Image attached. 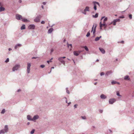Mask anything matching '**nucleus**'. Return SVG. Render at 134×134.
I'll list each match as a JSON object with an SVG mask.
<instances>
[{"label":"nucleus","mask_w":134,"mask_h":134,"mask_svg":"<svg viewBox=\"0 0 134 134\" xmlns=\"http://www.w3.org/2000/svg\"><path fill=\"white\" fill-rule=\"evenodd\" d=\"M90 33L89 32H87L86 36L87 37H88L90 36Z\"/></svg>","instance_id":"35"},{"label":"nucleus","mask_w":134,"mask_h":134,"mask_svg":"<svg viewBox=\"0 0 134 134\" xmlns=\"http://www.w3.org/2000/svg\"><path fill=\"white\" fill-rule=\"evenodd\" d=\"M41 24H44L45 23V22L43 21H42L41 22Z\"/></svg>","instance_id":"41"},{"label":"nucleus","mask_w":134,"mask_h":134,"mask_svg":"<svg viewBox=\"0 0 134 134\" xmlns=\"http://www.w3.org/2000/svg\"><path fill=\"white\" fill-rule=\"evenodd\" d=\"M104 18V16L102 17L100 20L101 22L100 23V29H102V28L103 27H104V28L105 29L107 26V25L106 24V23H103L102 24V20Z\"/></svg>","instance_id":"1"},{"label":"nucleus","mask_w":134,"mask_h":134,"mask_svg":"<svg viewBox=\"0 0 134 134\" xmlns=\"http://www.w3.org/2000/svg\"><path fill=\"white\" fill-rule=\"evenodd\" d=\"M12 50V49H11V48H9V51H10V50Z\"/></svg>","instance_id":"53"},{"label":"nucleus","mask_w":134,"mask_h":134,"mask_svg":"<svg viewBox=\"0 0 134 134\" xmlns=\"http://www.w3.org/2000/svg\"><path fill=\"white\" fill-rule=\"evenodd\" d=\"M64 65L65 64V62L62 57H60L58 59Z\"/></svg>","instance_id":"12"},{"label":"nucleus","mask_w":134,"mask_h":134,"mask_svg":"<svg viewBox=\"0 0 134 134\" xmlns=\"http://www.w3.org/2000/svg\"><path fill=\"white\" fill-rule=\"evenodd\" d=\"M8 126L5 125V126L4 130L5 132H7L8 131Z\"/></svg>","instance_id":"15"},{"label":"nucleus","mask_w":134,"mask_h":134,"mask_svg":"<svg viewBox=\"0 0 134 134\" xmlns=\"http://www.w3.org/2000/svg\"><path fill=\"white\" fill-rule=\"evenodd\" d=\"M112 72L111 71H108L106 72L105 75H108L111 74Z\"/></svg>","instance_id":"20"},{"label":"nucleus","mask_w":134,"mask_h":134,"mask_svg":"<svg viewBox=\"0 0 134 134\" xmlns=\"http://www.w3.org/2000/svg\"><path fill=\"white\" fill-rule=\"evenodd\" d=\"M104 75V72H102L100 73V75L101 76L103 75Z\"/></svg>","instance_id":"38"},{"label":"nucleus","mask_w":134,"mask_h":134,"mask_svg":"<svg viewBox=\"0 0 134 134\" xmlns=\"http://www.w3.org/2000/svg\"><path fill=\"white\" fill-rule=\"evenodd\" d=\"M19 1L20 3H21V0H20Z\"/></svg>","instance_id":"60"},{"label":"nucleus","mask_w":134,"mask_h":134,"mask_svg":"<svg viewBox=\"0 0 134 134\" xmlns=\"http://www.w3.org/2000/svg\"><path fill=\"white\" fill-rule=\"evenodd\" d=\"M5 10V8L3 7H0V12L4 11Z\"/></svg>","instance_id":"23"},{"label":"nucleus","mask_w":134,"mask_h":134,"mask_svg":"<svg viewBox=\"0 0 134 134\" xmlns=\"http://www.w3.org/2000/svg\"><path fill=\"white\" fill-rule=\"evenodd\" d=\"M16 18L18 20H21L22 19V17L21 15L17 14L16 15Z\"/></svg>","instance_id":"6"},{"label":"nucleus","mask_w":134,"mask_h":134,"mask_svg":"<svg viewBox=\"0 0 134 134\" xmlns=\"http://www.w3.org/2000/svg\"><path fill=\"white\" fill-rule=\"evenodd\" d=\"M21 91V90H18V92H19V91Z\"/></svg>","instance_id":"58"},{"label":"nucleus","mask_w":134,"mask_h":134,"mask_svg":"<svg viewBox=\"0 0 134 134\" xmlns=\"http://www.w3.org/2000/svg\"><path fill=\"white\" fill-rule=\"evenodd\" d=\"M20 66L19 65H15L13 68L12 70L13 71L17 70L20 67Z\"/></svg>","instance_id":"4"},{"label":"nucleus","mask_w":134,"mask_h":134,"mask_svg":"<svg viewBox=\"0 0 134 134\" xmlns=\"http://www.w3.org/2000/svg\"><path fill=\"white\" fill-rule=\"evenodd\" d=\"M62 57V58L63 59V58L64 59V58H66V57Z\"/></svg>","instance_id":"52"},{"label":"nucleus","mask_w":134,"mask_h":134,"mask_svg":"<svg viewBox=\"0 0 134 134\" xmlns=\"http://www.w3.org/2000/svg\"><path fill=\"white\" fill-rule=\"evenodd\" d=\"M68 48L69 47H70V50H71V48H72V44H68Z\"/></svg>","instance_id":"32"},{"label":"nucleus","mask_w":134,"mask_h":134,"mask_svg":"<svg viewBox=\"0 0 134 134\" xmlns=\"http://www.w3.org/2000/svg\"><path fill=\"white\" fill-rule=\"evenodd\" d=\"M82 48H84L85 49V50L87 51H88V48L86 46H83L82 47Z\"/></svg>","instance_id":"25"},{"label":"nucleus","mask_w":134,"mask_h":134,"mask_svg":"<svg viewBox=\"0 0 134 134\" xmlns=\"http://www.w3.org/2000/svg\"><path fill=\"white\" fill-rule=\"evenodd\" d=\"M38 115H35L33 119H32V120H35L38 119Z\"/></svg>","instance_id":"17"},{"label":"nucleus","mask_w":134,"mask_h":134,"mask_svg":"<svg viewBox=\"0 0 134 134\" xmlns=\"http://www.w3.org/2000/svg\"><path fill=\"white\" fill-rule=\"evenodd\" d=\"M116 101V100L115 99H109V102L110 104H113Z\"/></svg>","instance_id":"10"},{"label":"nucleus","mask_w":134,"mask_h":134,"mask_svg":"<svg viewBox=\"0 0 134 134\" xmlns=\"http://www.w3.org/2000/svg\"><path fill=\"white\" fill-rule=\"evenodd\" d=\"M40 67L42 68H44L45 67V66L44 65H41L40 66Z\"/></svg>","instance_id":"40"},{"label":"nucleus","mask_w":134,"mask_h":134,"mask_svg":"<svg viewBox=\"0 0 134 134\" xmlns=\"http://www.w3.org/2000/svg\"><path fill=\"white\" fill-rule=\"evenodd\" d=\"M35 26L34 25H31L28 27V28L30 29H35Z\"/></svg>","instance_id":"11"},{"label":"nucleus","mask_w":134,"mask_h":134,"mask_svg":"<svg viewBox=\"0 0 134 134\" xmlns=\"http://www.w3.org/2000/svg\"><path fill=\"white\" fill-rule=\"evenodd\" d=\"M37 58V57H33L32 58V59H36Z\"/></svg>","instance_id":"48"},{"label":"nucleus","mask_w":134,"mask_h":134,"mask_svg":"<svg viewBox=\"0 0 134 134\" xmlns=\"http://www.w3.org/2000/svg\"><path fill=\"white\" fill-rule=\"evenodd\" d=\"M9 59L8 58H7V60H6L5 61V62L6 63H7L9 62Z\"/></svg>","instance_id":"37"},{"label":"nucleus","mask_w":134,"mask_h":134,"mask_svg":"<svg viewBox=\"0 0 134 134\" xmlns=\"http://www.w3.org/2000/svg\"><path fill=\"white\" fill-rule=\"evenodd\" d=\"M52 59H53V58H52V59H51L49 61V62H51L52 61L51 60H52Z\"/></svg>","instance_id":"50"},{"label":"nucleus","mask_w":134,"mask_h":134,"mask_svg":"<svg viewBox=\"0 0 134 134\" xmlns=\"http://www.w3.org/2000/svg\"><path fill=\"white\" fill-rule=\"evenodd\" d=\"M53 29L52 28H51L48 30V33L49 34L51 33L53 31Z\"/></svg>","instance_id":"22"},{"label":"nucleus","mask_w":134,"mask_h":134,"mask_svg":"<svg viewBox=\"0 0 134 134\" xmlns=\"http://www.w3.org/2000/svg\"><path fill=\"white\" fill-rule=\"evenodd\" d=\"M27 118L29 120H32V119L31 118V116L30 115L27 116Z\"/></svg>","instance_id":"27"},{"label":"nucleus","mask_w":134,"mask_h":134,"mask_svg":"<svg viewBox=\"0 0 134 134\" xmlns=\"http://www.w3.org/2000/svg\"><path fill=\"white\" fill-rule=\"evenodd\" d=\"M120 21V20L119 19H115L111 23V24H113L114 25H115L116 24V23L117 22H119Z\"/></svg>","instance_id":"5"},{"label":"nucleus","mask_w":134,"mask_h":134,"mask_svg":"<svg viewBox=\"0 0 134 134\" xmlns=\"http://www.w3.org/2000/svg\"><path fill=\"white\" fill-rule=\"evenodd\" d=\"M108 19V18H105L104 20L103 23H106L105 22L107 21Z\"/></svg>","instance_id":"30"},{"label":"nucleus","mask_w":134,"mask_h":134,"mask_svg":"<svg viewBox=\"0 0 134 134\" xmlns=\"http://www.w3.org/2000/svg\"><path fill=\"white\" fill-rule=\"evenodd\" d=\"M71 103V102H70L69 103H68V105H69V104H70Z\"/></svg>","instance_id":"59"},{"label":"nucleus","mask_w":134,"mask_h":134,"mask_svg":"<svg viewBox=\"0 0 134 134\" xmlns=\"http://www.w3.org/2000/svg\"><path fill=\"white\" fill-rule=\"evenodd\" d=\"M82 13L85 15L86 14V11H85L84 10V11L82 12Z\"/></svg>","instance_id":"43"},{"label":"nucleus","mask_w":134,"mask_h":134,"mask_svg":"<svg viewBox=\"0 0 134 134\" xmlns=\"http://www.w3.org/2000/svg\"><path fill=\"white\" fill-rule=\"evenodd\" d=\"M5 112V110L4 109H3L2 110L1 113L2 114H4V113Z\"/></svg>","instance_id":"33"},{"label":"nucleus","mask_w":134,"mask_h":134,"mask_svg":"<svg viewBox=\"0 0 134 134\" xmlns=\"http://www.w3.org/2000/svg\"><path fill=\"white\" fill-rule=\"evenodd\" d=\"M117 84L118 85H119L120 84V83L119 82H117Z\"/></svg>","instance_id":"54"},{"label":"nucleus","mask_w":134,"mask_h":134,"mask_svg":"<svg viewBox=\"0 0 134 134\" xmlns=\"http://www.w3.org/2000/svg\"><path fill=\"white\" fill-rule=\"evenodd\" d=\"M35 131V130L34 129H33L32 130L31 132V134H33L34 133V132Z\"/></svg>","instance_id":"34"},{"label":"nucleus","mask_w":134,"mask_h":134,"mask_svg":"<svg viewBox=\"0 0 134 134\" xmlns=\"http://www.w3.org/2000/svg\"><path fill=\"white\" fill-rule=\"evenodd\" d=\"M22 21L24 22H30V21L27 19L25 18H22Z\"/></svg>","instance_id":"14"},{"label":"nucleus","mask_w":134,"mask_h":134,"mask_svg":"<svg viewBox=\"0 0 134 134\" xmlns=\"http://www.w3.org/2000/svg\"><path fill=\"white\" fill-rule=\"evenodd\" d=\"M124 79L125 80H129L130 79L129 76L128 75H126L124 77Z\"/></svg>","instance_id":"19"},{"label":"nucleus","mask_w":134,"mask_h":134,"mask_svg":"<svg viewBox=\"0 0 134 134\" xmlns=\"http://www.w3.org/2000/svg\"><path fill=\"white\" fill-rule=\"evenodd\" d=\"M117 82L115 81H113L111 82V83L112 85L117 84Z\"/></svg>","instance_id":"31"},{"label":"nucleus","mask_w":134,"mask_h":134,"mask_svg":"<svg viewBox=\"0 0 134 134\" xmlns=\"http://www.w3.org/2000/svg\"><path fill=\"white\" fill-rule=\"evenodd\" d=\"M29 124H30V123H29V122H28L27 123V125H29Z\"/></svg>","instance_id":"56"},{"label":"nucleus","mask_w":134,"mask_h":134,"mask_svg":"<svg viewBox=\"0 0 134 134\" xmlns=\"http://www.w3.org/2000/svg\"><path fill=\"white\" fill-rule=\"evenodd\" d=\"M42 8L43 9V8H44V7H43V5H42Z\"/></svg>","instance_id":"57"},{"label":"nucleus","mask_w":134,"mask_h":134,"mask_svg":"<svg viewBox=\"0 0 134 134\" xmlns=\"http://www.w3.org/2000/svg\"><path fill=\"white\" fill-rule=\"evenodd\" d=\"M116 94L117 96H121V95L120 94L119 92H117L116 93Z\"/></svg>","instance_id":"36"},{"label":"nucleus","mask_w":134,"mask_h":134,"mask_svg":"<svg viewBox=\"0 0 134 134\" xmlns=\"http://www.w3.org/2000/svg\"><path fill=\"white\" fill-rule=\"evenodd\" d=\"M54 67H52V68H51V69H54Z\"/></svg>","instance_id":"63"},{"label":"nucleus","mask_w":134,"mask_h":134,"mask_svg":"<svg viewBox=\"0 0 134 134\" xmlns=\"http://www.w3.org/2000/svg\"><path fill=\"white\" fill-rule=\"evenodd\" d=\"M82 118L83 119H86V117L85 116H82Z\"/></svg>","instance_id":"44"},{"label":"nucleus","mask_w":134,"mask_h":134,"mask_svg":"<svg viewBox=\"0 0 134 134\" xmlns=\"http://www.w3.org/2000/svg\"><path fill=\"white\" fill-rule=\"evenodd\" d=\"M43 4L44 5H45L46 4V3L45 2H43Z\"/></svg>","instance_id":"47"},{"label":"nucleus","mask_w":134,"mask_h":134,"mask_svg":"<svg viewBox=\"0 0 134 134\" xmlns=\"http://www.w3.org/2000/svg\"><path fill=\"white\" fill-rule=\"evenodd\" d=\"M54 51V49L53 48H52L51 50V53H52Z\"/></svg>","instance_id":"42"},{"label":"nucleus","mask_w":134,"mask_h":134,"mask_svg":"<svg viewBox=\"0 0 134 134\" xmlns=\"http://www.w3.org/2000/svg\"><path fill=\"white\" fill-rule=\"evenodd\" d=\"M81 51H74L73 52L74 54L75 55L77 56L81 52Z\"/></svg>","instance_id":"9"},{"label":"nucleus","mask_w":134,"mask_h":134,"mask_svg":"<svg viewBox=\"0 0 134 134\" xmlns=\"http://www.w3.org/2000/svg\"><path fill=\"white\" fill-rule=\"evenodd\" d=\"M47 62L48 63H49V61H47Z\"/></svg>","instance_id":"61"},{"label":"nucleus","mask_w":134,"mask_h":134,"mask_svg":"<svg viewBox=\"0 0 134 134\" xmlns=\"http://www.w3.org/2000/svg\"><path fill=\"white\" fill-rule=\"evenodd\" d=\"M21 46V45L20 44H17L15 47V48L16 49L17 48V47H20Z\"/></svg>","instance_id":"24"},{"label":"nucleus","mask_w":134,"mask_h":134,"mask_svg":"<svg viewBox=\"0 0 134 134\" xmlns=\"http://www.w3.org/2000/svg\"><path fill=\"white\" fill-rule=\"evenodd\" d=\"M93 17L95 18H97L98 16V13H96L95 15H93Z\"/></svg>","instance_id":"29"},{"label":"nucleus","mask_w":134,"mask_h":134,"mask_svg":"<svg viewBox=\"0 0 134 134\" xmlns=\"http://www.w3.org/2000/svg\"><path fill=\"white\" fill-rule=\"evenodd\" d=\"M124 41H122L121 42V43H124Z\"/></svg>","instance_id":"51"},{"label":"nucleus","mask_w":134,"mask_h":134,"mask_svg":"<svg viewBox=\"0 0 134 134\" xmlns=\"http://www.w3.org/2000/svg\"><path fill=\"white\" fill-rule=\"evenodd\" d=\"M97 26V25L96 24L95 25H93V27H92V30H91V32H92L93 30V28L94 27V29L93 31V33L94 34L95 32H96V28Z\"/></svg>","instance_id":"8"},{"label":"nucleus","mask_w":134,"mask_h":134,"mask_svg":"<svg viewBox=\"0 0 134 134\" xmlns=\"http://www.w3.org/2000/svg\"><path fill=\"white\" fill-rule=\"evenodd\" d=\"M93 3L94 4V9L95 10H96L97 9V6L96 4H97L99 6V4L98 2L94 1L93 2Z\"/></svg>","instance_id":"3"},{"label":"nucleus","mask_w":134,"mask_h":134,"mask_svg":"<svg viewBox=\"0 0 134 134\" xmlns=\"http://www.w3.org/2000/svg\"><path fill=\"white\" fill-rule=\"evenodd\" d=\"M25 28V26L24 25H23L21 27V30L24 29Z\"/></svg>","instance_id":"26"},{"label":"nucleus","mask_w":134,"mask_h":134,"mask_svg":"<svg viewBox=\"0 0 134 134\" xmlns=\"http://www.w3.org/2000/svg\"><path fill=\"white\" fill-rule=\"evenodd\" d=\"M119 18H124V17L123 16H120L119 17Z\"/></svg>","instance_id":"45"},{"label":"nucleus","mask_w":134,"mask_h":134,"mask_svg":"<svg viewBox=\"0 0 134 134\" xmlns=\"http://www.w3.org/2000/svg\"><path fill=\"white\" fill-rule=\"evenodd\" d=\"M129 16L130 19H131L132 18V15L131 14Z\"/></svg>","instance_id":"39"},{"label":"nucleus","mask_w":134,"mask_h":134,"mask_svg":"<svg viewBox=\"0 0 134 134\" xmlns=\"http://www.w3.org/2000/svg\"><path fill=\"white\" fill-rule=\"evenodd\" d=\"M102 112H103V111L102 110H100V112L101 113H102Z\"/></svg>","instance_id":"55"},{"label":"nucleus","mask_w":134,"mask_h":134,"mask_svg":"<svg viewBox=\"0 0 134 134\" xmlns=\"http://www.w3.org/2000/svg\"><path fill=\"white\" fill-rule=\"evenodd\" d=\"M41 18V15H38L36 18L34 19V21L36 23L39 22Z\"/></svg>","instance_id":"2"},{"label":"nucleus","mask_w":134,"mask_h":134,"mask_svg":"<svg viewBox=\"0 0 134 134\" xmlns=\"http://www.w3.org/2000/svg\"><path fill=\"white\" fill-rule=\"evenodd\" d=\"M98 61H99L98 60V59L97 60H96L97 62H98Z\"/></svg>","instance_id":"62"},{"label":"nucleus","mask_w":134,"mask_h":134,"mask_svg":"<svg viewBox=\"0 0 134 134\" xmlns=\"http://www.w3.org/2000/svg\"><path fill=\"white\" fill-rule=\"evenodd\" d=\"M99 49L101 52L103 54H104L105 53V51L104 50L103 48H99Z\"/></svg>","instance_id":"13"},{"label":"nucleus","mask_w":134,"mask_h":134,"mask_svg":"<svg viewBox=\"0 0 134 134\" xmlns=\"http://www.w3.org/2000/svg\"><path fill=\"white\" fill-rule=\"evenodd\" d=\"M5 132L4 130H1L0 132V134L3 133H4Z\"/></svg>","instance_id":"28"},{"label":"nucleus","mask_w":134,"mask_h":134,"mask_svg":"<svg viewBox=\"0 0 134 134\" xmlns=\"http://www.w3.org/2000/svg\"><path fill=\"white\" fill-rule=\"evenodd\" d=\"M101 36H100L99 37H96L95 39V41H98L100 38H101Z\"/></svg>","instance_id":"21"},{"label":"nucleus","mask_w":134,"mask_h":134,"mask_svg":"<svg viewBox=\"0 0 134 134\" xmlns=\"http://www.w3.org/2000/svg\"><path fill=\"white\" fill-rule=\"evenodd\" d=\"M84 10L85 11H89V7L88 6L86 7L84 9Z\"/></svg>","instance_id":"16"},{"label":"nucleus","mask_w":134,"mask_h":134,"mask_svg":"<svg viewBox=\"0 0 134 134\" xmlns=\"http://www.w3.org/2000/svg\"><path fill=\"white\" fill-rule=\"evenodd\" d=\"M31 66L30 63H27V72L28 73L30 72V69Z\"/></svg>","instance_id":"7"},{"label":"nucleus","mask_w":134,"mask_h":134,"mask_svg":"<svg viewBox=\"0 0 134 134\" xmlns=\"http://www.w3.org/2000/svg\"><path fill=\"white\" fill-rule=\"evenodd\" d=\"M100 97L102 99H105L107 98L106 96L103 94H102L100 96Z\"/></svg>","instance_id":"18"},{"label":"nucleus","mask_w":134,"mask_h":134,"mask_svg":"<svg viewBox=\"0 0 134 134\" xmlns=\"http://www.w3.org/2000/svg\"><path fill=\"white\" fill-rule=\"evenodd\" d=\"M66 102L67 103H68L66 101Z\"/></svg>","instance_id":"64"},{"label":"nucleus","mask_w":134,"mask_h":134,"mask_svg":"<svg viewBox=\"0 0 134 134\" xmlns=\"http://www.w3.org/2000/svg\"><path fill=\"white\" fill-rule=\"evenodd\" d=\"M66 91H67V92L68 94H69V91L67 90Z\"/></svg>","instance_id":"49"},{"label":"nucleus","mask_w":134,"mask_h":134,"mask_svg":"<svg viewBox=\"0 0 134 134\" xmlns=\"http://www.w3.org/2000/svg\"><path fill=\"white\" fill-rule=\"evenodd\" d=\"M77 104H75L74 105V107L75 108H76L77 107Z\"/></svg>","instance_id":"46"}]
</instances>
